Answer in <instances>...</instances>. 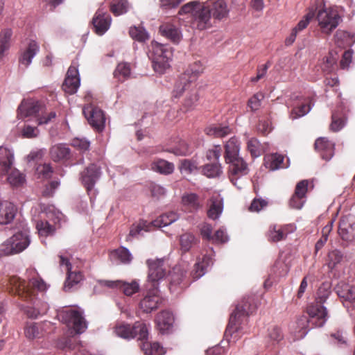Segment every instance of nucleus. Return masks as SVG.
I'll return each mask as SVG.
<instances>
[{"label":"nucleus","instance_id":"nucleus-1","mask_svg":"<svg viewBox=\"0 0 355 355\" xmlns=\"http://www.w3.org/2000/svg\"><path fill=\"white\" fill-rule=\"evenodd\" d=\"M9 281L12 292L27 302V304L23 305L22 309L28 318H36L46 312L47 304L38 300L35 293V291L43 292L46 289V285L43 280L33 278L26 284L24 280L14 276Z\"/></svg>","mask_w":355,"mask_h":355},{"label":"nucleus","instance_id":"nucleus-2","mask_svg":"<svg viewBox=\"0 0 355 355\" xmlns=\"http://www.w3.org/2000/svg\"><path fill=\"white\" fill-rule=\"evenodd\" d=\"M147 263L149 268L147 292L139 302V308L145 313H150L157 309L162 302L159 282L168 271L163 259L148 260Z\"/></svg>","mask_w":355,"mask_h":355},{"label":"nucleus","instance_id":"nucleus-3","mask_svg":"<svg viewBox=\"0 0 355 355\" xmlns=\"http://www.w3.org/2000/svg\"><path fill=\"white\" fill-rule=\"evenodd\" d=\"M191 14V26L200 31L211 26V12L207 2L198 1H190L183 5L178 11V15Z\"/></svg>","mask_w":355,"mask_h":355},{"label":"nucleus","instance_id":"nucleus-4","mask_svg":"<svg viewBox=\"0 0 355 355\" xmlns=\"http://www.w3.org/2000/svg\"><path fill=\"white\" fill-rule=\"evenodd\" d=\"M307 313L309 319L306 317H302L297 320L300 329L296 331L298 338H304L308 333L307 324L311 325L313 327H323L328 319V313L326 307L322 304H319L318 301H314L307 306Z\"/></svg>","mask_w":355,"mask_h":355},{"label":"nucleus","instance_id":"nucleus-5","mask_svg":"<svg viewBox=\"0 0 355 355\" xmlns=\"http://www.w3.org/2000/svg\"><path fill=\"white\" fill-rule=\"evenodd\" d=\"M255 309L254 300L252 297H244L243 300L236 306L234 311L232 313L228 326L225 331V336H230V340L234 342L239 337L241 329V322L246 315L252 313Z\"/></svg>","mask_w":355,"mask_h":355},{"label":"nucleus","instance_id":"nucleus-6","mask_svg":"<svg viewBox=\"0 0 355 355\" xmlns=\"http://www.w3.org/2000/svg\"><path fill=\"white\" fill-rule=\"evenodd\" d=\"M203 70L204 67L200 62H195L190 64L188 69L177 79L172 96L178 98L183 94L184 89H189L196 85L197 78L203 72Z\"/></svg>","mask_w":355,"mask_h":355},{"label":"nucleus","instance_id":"nucleus-7","mask_svg":"<svg viewBox=\"0 0 355 355\" xmlns=\"http://www.w3.org/2000/svg\"><path fill=\"white\" fill-rule=\"evenodd\" d=\"M173 56L170 46L152 42L149 58L152 60L153 67L158 73H162L169 67V62Z\"/></svg>","mask_w":355,"mask_h":355},{"label":"nucleus","instance_id":"nucleus-8","mask_svg":"<svg viewBox=\"0 0 355 355\" xmlns=\"http://www.w3.org/2000/svg\"><path fill=\"white\" fill-rule=\"evenodd\" d=\"M30 243L28 231H19L0 245V254L10 255L19 253L27 248Z\"/></svg>","mask_w":355,"mask_h":355},{"label":"nucleus","instance_id":"nucleus-9","mask_svg":"<svg viewBox=\"0 0 355 355\" xmlns=\"http://www.w3.org/2000/svg\"><path fill=\"white\" fill-rule=\"evenodd\" d=\"M83 314V312L80 310L69 309L60 311L58 313V317L62 323L72 329L71 334L74 331L76 334H80L87 328V322Z\"/></svg>","mask_w":355,"mask_h":355},{"label":"nucleus","instance_id":"nucleus-10","mask_svg":"<svg viewBox=\"0 0 355 355\" xmlns=\"http://www.w3.org/2000/svg\"><path fill=\"white\" fill-rule=\"evenodd\" d=\"M316 18L321 32L327 35H330L341 21L338 10L331 8L319 10Z\"/></svg>","mask_w":355,"mask_h":355},{"label":"nucleus","instance_id":"nucleus-11","mask_svg":"<svg viewBox=\"0 0 355 355\" xmlns=\"http://www.w3.org/2000/svg\"><path fill=\"white\" fill-rule=\"evenodd\" d=\"M83 112L89 125L97 132H102L105 128V116L103 111L92 105H87Z\"/></svg>","mask_w":355,"mask_h":355},{"label":"nucleus","instance_id":"nucleus-12","mask_svg":"<svg viewBox=\"0 0 355 355\" xmlns=\"http://www.w3.org/2000/svg\"><path fill=\"white\" fill-rule=\"evenodd\" d=\"M310 182L308 180H302L298 182L295 187L294 193L288 201L291 208L301 209L306 202L307 193Z\"/></svg>","mask_w":355,"mask_h":355},{"label":"nucleus","instance_id":"nucleus-13","mask_svg":"<svg viewBox=\"0 0 355 355\" xmlns=\"http://www.w3.org/2000/svg\"><path fill=\"white\" fill-rule=\"evenodd\" d=\"M80 85V79L78 67L71 64L67 70L62 88L65 93L71 95L76 93Z\"/></svg>","mask_w":355,"mask_h":355},{"label":"nucleus","instance_id":"nucleus-14","mask_svg":"<svg viewBox=\"0 0 355 355\" xmlns=\"http://www.w3.org/2000/svg\"><path fill=\"white\" fill-rule=\"evenodd\" d=\"M227 164H230L229 166V177L231 182L236 185V182L234 181L237 180V179L241 176L245 175L248 173L249 169L248 167V164L243 159V158L240 157H237L231 160L225 161Z\"/></svg>","mask_w":355,"mask_h":355},{"label":"nucleus","instance_id":"nucleus-15","mask_svg":"<svg viewBox=\"0 0 355 355\" xmlns=\"http://www.w3.org/2000/svg\"><path fill=\"white\" fill-rule=\"evenodd\" d=\"M110 15L103 9H98L92 19V26L94 32L98 35H103L111 25Z\"/></svg>","mask_w":355,"mask_h":355},{"label":"nucleus","instance_id":"nucleus-16","mask_svg":"<svg viewBox=\"0 0 355 355\" xmlns=\"http://www.w3.org/2000/svg\"><path fill=\"white\" fill-rule=\"evenodd\" d=\"M296 229V227L292 223L282 225L281 223H275L269 227L268 232V241L271 242H278L284 239L286 236Z\"/></svg>","mask_w":355,"mask_h":355},{"label":"nucleus","instance_id":"nucleus-17","mask_svg":"<svg viewBox=\"0 0 355 355\" xmlns=\"http://www.w3.org/2000/svg\"><path fill=\"white\" fill-rule=\"evenodd\" d=\"M223 198L220 195H213L207 202L206 214L207 218L211 220L219 219L223 211Z\"/></svg>","mask_w":355,"mask_h":355},{"label":"nucleus","instance_id":"nucleus-18","mask_svg":"<svg viewBox=\"0 0 355 355\" xmlns=\"http://www.w3.org/2000/svg\"><path fill=\"white\" fill-rule=\"evenodd\" d=\"M99 283L103 286L122 290L123 293L128 296L137 293L139 288V283L136 281L128 283L121 280H101Z\"/></svg>","mask_w":355,"mask_h":355},{"label":"nucleus","instance_id":"nucleus-19","mask_svg":"<svg viewBox=\"0 0 355 355\" xmlns=\"http://www.w3.org/2000/svg\"><path fill=\"white\" fill-rule=\"evenodd\" d=\"M171 223H159L157 225L156 223H137L133 224L130 228V234L126 236V241H130L132 237H137L139 236H144L145 233L154 232L157 230H162L166 227Z\"/></svg>","mask_w":355,"mask_h":355},{"label":"nucleus","instance_id":"nucleus-20","mask_svg":"<svg viewBox=\"0 0 355 355\" xmlns=\"http://www.w3.org/2000/svg\"><path fill=\"white\" fill-rule=\"evenodd\" d=\"M51 327V322L47 321L41 323H29L25 327L24 334L28 340L39 339L48 333Z\"/></svg>","mask_w":355,"mask_h":355},{"label":"nucleus","instance_id":"nucleus-21","mask_svg":"<svg viewBox=\"0 0 355 355\" xmlns=\"http://www.w3.org/2000/svg\"><path fill=\"white\" fill-rule=\"evenodd\" d=\"M60 264L61 266H65L67 271V277L64 283V289L66 291L71 289L73 286L78 284L83 280V276L80 271H72L71 264L67 258L63 255H59Z\"/></svg>","mask_w":355,"mask_h":355},{"label":"nucleus","instance_id":"nucleus-22","mask_svg":"<svg viewBox=\"0 0 355 355\" xmlns=\"http://www.w3.org/2000/svg\"><path fill=\"white\" fill-rule=\"evenodd\" d=\"M101 175V169L96 165L92 164L81 173L82 183L89 193L94 188L96 182Z\"/></svg>","mask_w":355,"mask_h":355},{"label":"nucleus","instance_id":"nucleus-23","mask_svg":"<svg viewBox=\"0 0 355 355\" xmlns=\"http://www.w3.org/2000/svg\"><path fill=\"white\" fill-rule=\"evenodd\" d=\"M42 103L35 101H24L17 109V117L24 119L28 116H35L37 119V114L41 110Z\"/></svg>","mask_w":355,"mask_h":355},{"label":"nucleus","instance_id":"nucleus-24","mask_svg":"<svg viewBox=\"0 0 355 355\" xmlns=\"http://www.w3.org/2000/svg\"><path fill=\"white\" fill-rule=\"evenodd\" d=\"M181 202L184 209L191 213L203 208V200L194 193H184L181 198Z\"/></svg>","mask_w":355,"mask_h":355},{"label":"nucleus","instance_id":"nucleus-25","mask_svg":"<svg viewBox=\"0 0 355 355\" xmlns=\"http://www.w3.org/2000/svg\"><path fill=\"white\" fill-rule=\"evenodd\" d=\"M20 221L17 207L10 202H0V222Z\"/></svg>","mask_w":355,"mask_h":355},{"label":"nucleus","instance_id":"nucleus-26","mask_svg":"<svg viewBox=\"0 0 355 355\" xmlns=\"http://www.w3.org/2000/svg\"><path fill=\"white\" fill-rule=\"evenodd\" d=\"M14 155L11 150L0 146V175H4L12 168Z\"/></svg>","mask_w":355,"mask_h":355},{"label":"nucleus","instance_id":"nucleus-27","mask_svg":"<svg viewBox=\"0 0 355 355\" xmlns=\"http://www.w3.org/2000/svg\"><path fill=\"white\" fill-rule=\"evenodd\" d=\"M314 148L323 159L328 160L333 156L334 144L327 137H320L315 140Z\"/></svg>","mask_w":355,"mask_h":355},{"label":"nucleus","instance_id":"nucleus-28","mask_svg":"<svg viewBox=\"0 0 355 355\" xmlns=\"http://www.w3.org/2000/svg\"><path fill=\"white\" fill-rule=\"evenodd\" d=\"M156 322L159 331L162 334H166L173 327V314L168 311H163L157 315Z\"/></svg>","mask_w":355,"mask_h":355},{"label":"nucleus","instance_id":"nucleus-29","mask_svg":"<svg viewBox=\"0 0 355 355\" xmlns=\"http://www.w3.org/2000/svg\"><path fill=\"white\" fill-rule=\"evenodd\" d=\"M207 2L215 19H221L227 16L229 10L224 0H209Z\"/></svg>","mask_w":355,"mask_h":355},{"label":"nucleus","instance_id":"nucleus-30","mask_svg":"<svg viewBox=\"0 0 355 355\" xmlns=\"http://www.w3.org/2000/svg\"><path fill=\"white\" fill-rule=\"evenodd\" d=\"M338 297L353 304H355V287L344 282L338 283L336 288Z\"/></svg>","mask_w":355,"mask_h":355},{"label":"nucleus","instance_id":"nucleus-31","mask_svg":"<svg viewBox=\"0 0 355 355\" xmlns=\"http://www.w3.org/2000/svg\"><path fill=\"white\" fill-rule=\"evenodd\" d=\"M71 150L69 148L63 144H58L53 146L49 150L51 158L54 162L67 160L70 157Z\"/></svg>","mask_w":355,"mask_h":355},{"label":"nucleus","instance_id":"nucleus-32","mask_svg":"<svg viewBox=\"0 0 355 355\" xmlns=\"http://www.w3.org/2000/svg\"><path fill=\"white\" fill-rule=\"evenodd\" d=\"M110 259L116 264H128L131 262L132 256L128 249L121 247L110 253Z\"/></svg>","mask_w":355,"mask_h":355},{"label":"nucleus","instance_id":"nucleus-33","mask_svg":"<svg viewBox=\"0 0 355 355\" xmlns=\"http://www.w3.org/2000/svg\"><path fill=\"white\" fill-rule=\"evenodd\" d=\"M38 51L39 46L37 43L34 40H31L28 43L27 48L21 53L19 60V63L24 65L25 67H27L31 63L32 59Z\"/></svg>","mask_w":355,"mask_h":355},{"label":"nucleus","instance_id":"nucleus-34","mask_svg":"<svg viewBox=\"0 0 355 355\" xmlns=\"http://www.w3.org/2000/svg\"><path fill=\"white\" fill-rule=\"evenodd\" d=\"M161 34L171 40L174 43H178L180 40V32L178 28L171 24H164L159 27Z\"/></svg>","mask_w":355,"mask_h":355},{"label":"nucleus","instance_id":"nucleus-35","mask_svg":"<svg viewBox=\"0 0 355 355\" xmlns=\"http://www.w3.org/2000/svg\"><path fill=\"white\" fill-rule=\"evenodd\" d=\"M213 264L212 259L210 256L205 255L202 261H198L194 265L192 271V275L197 279L203 276L207 272V268Z\"/></svg>","mask_w":355,"mask_h":355},{"label":"nucleus","instance_id":"nucleus-36","mask_svg":"<svg viewBox=\"0 0 355 355\" xmlns=\"http://www.w3.org/2000/svg\"><path fill=\"white\" fill-rule=\"evenodd\" d=\"M239 142L236 137H233L227 141L225 145V161L239 157Z\"/></svg>","mask_w":355,"mask_h":355},{"label":"nucleus","instance_id":"nucleus-37","mask_svg":"<svg viewBox=\"0 0 355 355\" xmlns=\"http://www.w3.org/2000/svg\"><path fill=\"white\" fill-rule=\"evenodd\" d=\"M346 119L345 113L342 108L335 110L332 113L330 129L334 132L339 131L345 125Z\"/></svg>","mask_w":355,"mask_h":355},{"label":"nucleus","instance_id":"nucleus-38","mask_svg":"<svg viewBox=\"0 0 355 355\" xmlns=\"http://www.w3.org/2000/svg\"><path fill=\"white\" fill-rule=\"evenodd\" d=\"M284 156L277 153L267 155L264 157L266 168L274 171L283 167Z\"/></svg>","mask_w":355,"mask_h":355},{"label":"nucleus","instance_id":"nucleus-39","mask_svg":"<svg viewBox=\"0 0 355 355\" xmlns=\"http://www.w3.org/2000/svg\"><path fill=\"white\" fill-rule=\"evenodd\" d=\"M150 168L162 174H171L174 170V165L164 159H157L150 164Z\"/></svg>","mask_w":355,"mask_h":355},{"label":"nucleus","instance_id":"nucleus-40","mask_svg":"<svg viewBox=\"0 0 355 355\" xmlns=\"http://www.w3.org/2000/svg\"><path fill=\"white\" fill-rule=\"evenodd\" d=\"M312 101L313 98L310 96L304 98L300 105L292 110L291 113V117L297 119L307 114L311 110V105L313 104Z\"/></svg>","mask_w":355,"mask_h":355},{"label":"nucleus","instance_id":"nucleus-41","mask_svg":"<svg viewBox=\"0 0 355 355\" xmlns=\"http://www.w3.org/2000/svg\"><path fill=\"white\" fill-rule=\"evenodd\" d=\"M114 332L117 336L124 339H131L135 338L133 326L131 327L130 324L124 322L116 323L114 328Z\"/></svg>","mask_w":355,"mask_h":355},{"label":"nucleus","instance_id":"nucleus-42","mask_svg":"<svg viewBox=\"0 0 355 355\" xmlns=\"http://www.w3.org/2000/svg\"><path fill=\"white\" fill-rule=\"evenodd\" d=\"M56 117V112L53 110H49L45 105L42 103L41 110L37 114V125L48 124Z\"/></svg>","mask_w":355,"mask_h":355},{"label":"nucleus","instance_id":"nucleus-43","mask_svg":"<svg viewBox=\"0 0 355 355\" xmlns=\"http://www.w3.org/2000/svg\"><path fill=\"white\" fill-rule=\"evenodd\" d=\"M184 92H187V96L183 105L187 110H192L196 105L199 98L196 85L190 87L189 89H184L183 94Z\"/></svg>","mask_w":355,"mask_h":355},{"label":"nucleus","instance_id":"nucleus-44","mask_svg":"<svg viewBox=\"0 0 355 355\" xmlns=\"http://www.w3.org/2000/svg\"><path fill=\"white\" fill-rule=\"evenodd\" d=\"M129 8L127 0H112L110 3V10L114 16L126 13Z\"/></svg>","mask_w":355,"mask_h":355},{"label":"nucleus","instance_id":"nucleus-45","mask_svg":"<svg viewBox=\"0 0 355 355\" xmlns=\"http://www.w3.org/2000/svg\"><path fill=\"white\" fill-rule=\"evenodd\" d=\"M12 35V31L10 28H5L0 33V57L4 55L5 51L10 46V40Z\"/></svg>","mask_w":355,"mask_h":355},{"label":"nucleus","instance_id":"nucleus-46","mask_svg":"<svg viewBox=\"0 0 355 355\" xmlns=\"http://www.w3.org/2000/svg\"><path fill=\"white\" fill-rule=\"evenodd\" d=\"M131 73L130 65L128 62H121L116 66L114 76L119 81L123 82L130 77Z\"/></svg>","mask_w":355,"mask_h":355},{"label":"nucleus","instance_id":"nucleus-47","mask_svg":"<svg viewBox=\"0 0 355 355\" xmlns=\"http://www.w3.org/2000/svg\"><path fill=\"white\" fill-rule=\"evenodd\" d=\"M7 174V181L13 187H20L25 182L24 175L16 168H12Z\"/></svg>","mask_w":355,"mask_h":355},{"label":"nucleus","instance_id":"nucleus-48","mask_svg":"<svg viewBox=\"0 0 355 355\" xmlns=\"http://www.w3.org/2000/svg\"><path fill=\"white\" fill-rule=\"evenodd\" d=\"M197 242L198 239L191 233L183 234L180 237L181 250L184 252H188Z\"/></svg>","mask_w":355,"mask_h":355},{"label":"nucleus","instance_id":"nucleus-49","mask_svg":"<svg viewBox=\"0 0 355 355\" xmlns=\"http://www.w3.org/2000/svg\"><path fill=\"white\" fill-rule=\"evenodd\" d=\"M130 36L139 42H144L149 39V35L141 26H132L129 30Z\"/></svg>","mask_w":355,"mask_h":355},{"label":"nucleus","instance_id":"nucleus-50","mask_svg":"<svg viewBox=\"0 0 355 355\" xmlns=\"http://www.w3.org/2000/svg\"><path fill=\"white\" fill-rule=\"evenodd\" d=\"M206 132L208 135L223 138L231 133V129L227 125H213L207 128Z\"/></svg>","mask_w":355,"mask_h":355},{"label":"nucleus","instance_id":"nucleus-51","mask_svg":"<svg viewBox=\"0 0 355 355\" xmlns=\"http://www.w3.org/2000/svg\"><path fill=\"white\" fill-rule=\"evenodd\" d=\"M53 169L50 164H38L35 168V174L40 179L47 180L52 177Z\"/></svg>","mask_w":355,"mask_h":355},{"label":"nucleus","instance_id":"nucleus-52","mask_svg":"<svg viewBox=\"0 0 355 355\" xmlns=\"http://www.w3.org/2000/svg\"><path fill=\"white\" fill-rule=\"evenodd\" d=\"M338 232L344 241H350L354 238V227L351 223H339Z\"/></svg>","mask_w":355,"mask_h":355},{"label":"nucleus","instance_id":"nucleus-53","mask_svg":"<svg viewBox=\"0 0 355 355\" xmlns=\"http://www.w3.org/2000/svg\"><path fill=\"white\" fill-rule=\"evenodd\" d=\"M202 172L208 178H216L222 173L221 166L218 162L207 164L204 166Z\"/></svg>","mask_w":355,"mask_h":355},{"label":"nucleus","instance_id":"nucleus-54","mask_svg":"<svg viewBox=\"0 0 355 355\" xmlns=\"http://www.w3.org/2000/svg\"><path fill=\"white\" fill-rule=\"evenodd\" d=\"M330 293L331 284L329 282H324L318 288L315 301H318L319 304H323L329 297Z\"/></svg>","mask_w":355,"mask_h":355},{"label":"nucleus","instance_id":"nucleus-55","mask_svg":"<svg viewBox=\"0 0 355 355\" xmlns=\"http://www.w3.org/2000/svg\"><path fill=\"white\" fill-rule=\"evenodd\" d=\"M141 349L146 355H153L154 354H162L165 352L158 343L144 342Z\"/></svg>","mask_w":355,"mask_h":355},{"label":"nucleus","instance_id":"nucleus-56","mask_svg":"<svg viewBox=\"0 0 355 355\" xmlns=\"http://www.w3.org/2000/svg\"><path fill=\"white\" fill-rule=\"evenodd\" d=\"M336 61L337 58L334 57L331 53H329L328 55L325 56L322 59V62L321 63V69L324 73L327 74L331 73L334 70Z\"/></svg>","mask_w":355,"mask_h":355},{"label":"nucleus","instance_id":"nucleus-57","mask_svg":"<svg viewBox=\"0 0 355 355\" xmlns=\"http://www.w3.org/2000/svg\"><path fill=\"white\" fill-rule=\"evenodd\" d=\"M315 12L313 9H310L309 12L303 17V18L298 22V24L293 28L295 32L299 33L305 29L310 21L313 19Z\"/></svg>","mask_w":355,"mask_h":355},{"label":"nucleus","instance_id":"nucleus-58","mask_svg":"<svg viewBox=\"0 0 355 355\" xmlns=\"http://www.w3.org/2000/svg\"><path fill=\"white\" fill-rule=\"evenodd\" d=\"M247 149L253 157H257L261 155V144L257 139L250 138L247 142Z\"/></svg>","mask_w":355,"mask_h":355},{"label":"nucleus","instance_id":"nucleus-59","mask_svg":"<svg viewBox=\"0 0 355 355\" xmlns=\"http://www.w3.org/2000/svg\"><path fill=\"white\" fill-rule=\"evenodd\" d=\"M263 98L264 94L262 92H257L249 98L248 106L250 108L251 111H257L260 108Z\"/></svg>","mask_w":355,"mask_h":355},{"label":"nucleus","instance_id":"nucleus-60","mask_svg":"<svg viewBox=\"0 0 355 355\" xmlns=\"http://www.w3.org/2000/svg\"><path fill=\"white\" fill-rule=\"evenodd\" d=\"M135 331V337H137L139 340H144L147 338L148 330L146 324L142 322H136L133 326Z\"/></svg>","mask_w":355,"mask_h":355},{"label":"nucleus","instance_id":"nucleus-61","mask_svg":"<svg viewBox=\"0 0 355 355\" xmlns=\"http://www.w3.org/2000/svg\"><path fill=\"white\" fill-rule=\"evenodd\" d=\"M36 228L40 236H47L53 234L55 227L51 223H37Z\"/></svg>","mask_w":355,"mask_h":355},{"label":"nucleus","instance_id":"nucleus-62","mask_svg":"<svg viewBox=\"0 0 355 355\" xmlns=\"http://www.w3.org/2000/svg\"><path fill=\"white\" fill-rule=\"evenodd\" d=\"M342 259L343 256L340 251L335 250L330 252L328 255V267L333 269L337 263L341 261Z\"/></svg>","mask_w":355,"mask_h":355},{"label":"nucleus","instance_id":"nucleus-63","mask_svg":"<svg viewBox=\"0 0 355 355\" xmlns=\"http://www.w3.org/2000/svg\"><path fill=\"white\" fill-rule=\"evenodd\" d=\"M330 336L336 341L338 345H346L347 343V333L343 329H337L335 332L331 333Z\"/></svg>","mask_w":355,"mask_h":355},{"label":"nucleus","instance_id":"nucleus-64","mask_svg":"<svg viewBox=\"0 0 355 355\" xmlns=\"http://www.w3.org/2000/svg\"><path fill=\"white\" fill-rule=\"evenodd\" d=\"M268 338L273 343H278L283 338V334L278 327L273 326L268 329Z\"/></svg>","mask_w":355,"mask_h":355}]
</instances>
